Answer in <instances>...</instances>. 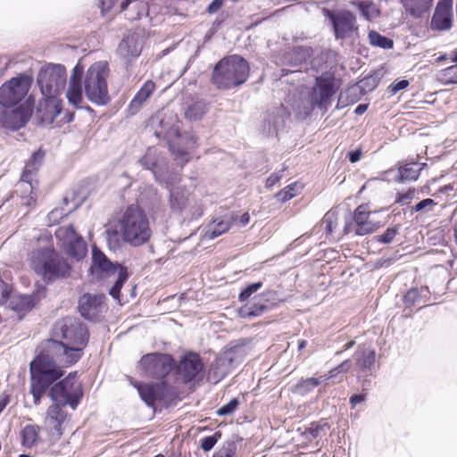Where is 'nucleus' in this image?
Masks as SVG:
<instances>
[{
  "label": "nucleus",
  "mask_w": 457,
  "mask_h": 457,
  "mask_svg": "<svg viewBox=\"0 0 457 457\" xmlns=\"http://www.w3.org/2000/svg\"><path fill=\"white\" fill-rule=\"evenodd\" d=\"M54 335L63 341L47 340L43 351L30 363L29 391L36 405L40 403L48 386L63 375L61 367H69L81 358L82 350L88 341L87 328L74 317L58 321Z\"/></svg>",
  "instance_id": "nucleus-1"
},
{
  "label": "nucleus",
  "mask_w": 457,
  "mask_h": 457,
  "mask_svg": "<svg viewBox=\"0 0 457 457\" xmlns=\"http://www.w3.org/2000/svg\"><path fill=\"white\" fill-rule=\"evenodd\" d=\"M348 156H349V161L351 162L354 163V162H358L361 159V149H356L354 151H351L348 154Z\"/></svg>",
  "instance_id": "nucleus-62"
},
{
  "label": "nucleus",
  "mask_w": 457,
  "mask_h": 457,
  "mask_svg": "<svg viewBox=\"0 0 457 457\" xmlns=\"http://www.w3.org/2000/svg\"><path fill=\"white\" fill-rule=\"evenodd\" d=\"M372 213L369 204H361L354 210L355 235L366 236L375 232L380 227V223L372 219Z\"/></svg>",
  "instance_id": "nucleus-18"
},
{
  "label": "nucleus",
  "mask_w": 457,
  "mask_h": 457,
  "mask_svg": "<svg viewBox=\"0 0 457 457\" xmlns=\"http://www.w3.org/2000/svg\"><path fill=\"white\" fill-rule=\"evenodd\" d=\"M9 306L18 312L28 311L32 308V301L28 295H13L10 299Z\"/></svg>",
  "instance_id": "nucleus-42"
},
{
  "label": "nucleus",
  "mask_w": 457,
  "mask_h": 457,
  "mask_svg": "<svg viewBox=\"0 0 457 457\" xmlns=\"http://www.w3.org/2000/svg\"><path fill=\"white\" fill-rule=\"evenodd\" d=\"M323 224L325 225V230L328 233H332L337 226V216L334 212H328L323 218Z\"/></svg>",
  "instance_id": "nucleus-53"
},
{
  "label": "nucleus",
  "mask_w": 457,
  "mask_h": 457,
  "mask_svg": "<svg viewBox=\"0 0 457 457\" xmlns=\"http://www.w3.org/2000/svg\"><path fill=\"white\" fill-rule=\"evenodd\" d=\"M137 389L140 398L150 407H154L158 401L166 397L168 387L164 382L161 383H132Z\"/></svg>",
  "instance_id": "nucleus-19"
},
{
  "label": "nucleus",
  "mask_w": 457,
  "mask_h": 457,
  "mask_svg": "<svg viewBox=\"0 0 457 457\" xmlns=\"http://www.w3.org/2000/svg\"><path fill=\"white\" fill-rule=\"evenodd\" d=\"M9 297V291L7 285L0 281V303H4Z\"/></svg>",
  "instance_id": "nucleus-61"
},
{
  "label": "nucleus",
  "mask_w": 457,
  "mask_h": 457,
  "mask_svg": "<svg viewBox=\"0 0 457 457\" xmlns=\"http://www.w3.org/2000/svg\"><path fill=\"white\" fill-rule=\"evenodd\" d=\"M414 196H415V190L410 189L405 193L398 194V196H397L395 202L402 205L408 204L414 198Z\"/></svg>",
  "instance_id": "nucleus-58"
},
{
  "label": "nucleus",
  "mask_w": 457,
  "mask_h": 457,
  "mask_svg": "<svg viewBox=\"0 0 457 457\" xmlns=\"http://www.w3.org/2000/svg\"><path fill=\"white\" fill-rule=\"evenodd\" d=\"M37 186V181L32 176L28 178L23 177V173L21 176L19 182L17 183V192L21 199V204L31 208L36 204L37 195L34 192Z\"/></svg>",
  "instance_id": "nucleus-25"
},
{
  "label": "nucleus",
  "mask_w": 457,
  "mask_h": 457,
  "mask_svg": "<svg viewBox=\"0 0 457 457\" xmlns=\"http://www.w3.org/2000/svg\"><path fill=\"white\" fill-rule=\"evenodd\" d=\"M139 366L146 376L162 378L173 369L174 360L169 354L153 353L144 355L139 361Z\"/></svg>",
  "instance_id": "nucleus-13"
},
{
  "label": "nucleus",
  "mask_w": 457,
  "mask_h": 457,
  "mask_svg": "<svg viewBox=\"0 0 457 457\" xmlns=\"http://www.w3.org/2000/svg\"><path fill=\"white\" fill-rule=\"evenodd\" d=\"M152 123H158L161 130L157 137L163 136L168 142L174 159L183 166L189 161L190 151L196 147V138L192 132H179L178 116H152Z\"/></svg>",
  "instance_id": "nucleus-2"
},
{
  "label": "nucleus",
  "mask_w": 457,
  "mask_h": 457,
  "mask_svg": "<svg viewBox=\"0 0 457 457\" xmlns=\"http://www.w3.org/2000/svg\"><path fill=\"white\" fill-rule=\"evenodd\" d=\"M21 109L19 114H61L62 101L58 98V95L42 96V99L36 105L35 97L29 96Z\"/></svg>",
  "instance_id": "nucleus-14"
},
{
  "label": "nucleus",
  "mask_w": 457,
  "mask_h": 457,
  "mask_svg": "<svg viewBox=\"0 0 457 457\" xmlns=\"http://www.w3.org/2000/svg\"><path fill=\"white\" fill-rule=\"evenodd\" d=\"M420 292L417 288L410 289L404 296V302L407 305H414L420 302Z\"/></svg>",
  "instance_id": "nucleus-57"
},
{
  "label": "nucleus",
  "mask_w": 457,
  "mask_h": 457,
  "mask_svg": "<svg viewBox=\"0 0 457 457\" xmlns=\"http://www.w3.org/2000/svg\"><path fill=\"white\" fill-rule=\"evenodd\" d=\"M106 234V242L111 249H116L120 245V229H112L109 228L105 231Z\"/></svg>",
  "instance_id": "nucleus-48"
},
{
  "label": "nucleus",
  "mask_w": 457,
  "mask_h": 457,
  "mask_svg": "<svg viewBox=\"0 0 457 457\" xmlns=\"http://www.w3.org/2000/svg\"><path fill=\"white\" fill-rule=\"evenodd\" d=\"M221 438V432L217 431L212 436H205L201 439L200 445L204 452L211 451L216 443Z\"/></svg>",
  "instance_id": "nucleus-47"
},
{
  "label": "nucleus",
  "mask_w": 457,
  "mask_h": 457,
  "mask_svg": "<svg viewBox=\"0 0 457 457\" xmlns=\"http://www.w3.org/2000/svg\"><path fill=\"white\" fill-rule=\"evenodd\" d=\"M369 40L370 45L383 49H390L394 46V42L391 38L384 37L377 31H370L369 33Z\"/></svg>",
  "instance_id": "nucleus-43"
},
{
  "label": "nucleus",
  "mask_w": 457,
  "mask_h": 457,
  "mask_svg": "<svg viewBox=\"0 0 457 457\" xmlns=\"http://www.w3.org/2000/svg\"><path fill=\"white\" fill-rule=\"evenodd\" d=\"M285 169H282L278 172L272 173L266 180V187L270 188L274 187L282 178V172Z\"/></svg>",
  "instance_id": "nucleus-59"
},
{
  "label": "nucleus",
  "mask_w": 457,
  "mask_h": 457,
  "mask_svg": "<svg viewBox=\"0 0 457 457\" xmlns=\"http://www.w3.org/2000/svg\"><path fill=\"white\" fill-rule=\"evenodd\" d=\"M323 382H326V378L320 379V378H309L301 379L295 385V392L301 395H305Z\"/></svg>",
  "instance_id": "nucleus-39"
},
{
  "label": "nucleus",
  "mask_w": 457,
  "mask_h": 457,
  "mask_svg": "<svg viewBox=\"0 0 457 457\" xmlns=\"http://www.w3.org/2000/svg\"><path fill=\"white\" fill-rule=\"evenodd\" d=\"M435 0H403L405 11L415 18H421L429 14Z\"/></svg>",
  "instance_id": "nucleus-30"
},
{
  "label": "nucleus",
  "mask_w": 457,
  "mask_h": 457,
  "mask_svg": "<svg viewBox=\"0 0 457 457\" xmlns=\"http://www.w3.org/2000/svg\"><path fill=\"white\" fill-rule=\"evenodd\" d=\"M426 163L411 162L399 169L402 180H416Z\"/></svg>",
  "instance_id": "nucleus-38"
},
{
  "label": "nucleus",
  "mask_w": 457,
  "mask_h": 457,
  "mask_svg": "<svg viewBox=\"0 0 457 457\" xmlns=\"http://www.w3.org/2000/svg\"><path fill=\"white\" fill-rule=\"evenodd\" d=\"M118 226L122 239L133 246L146 243L152 235L146 214L135 205L126 209Z\"/></svg>",
  "instance_id": "nucleus-5"
},
{
  "label": "nucleus",
  "mask_w": 457,
  "mask_h": 457,
  "mask_svg": "<svg viewBox=\"0 0 457 457\" xmlns=\"http://www.w3.org/2000/svg\"><path fill=\"white\" fill-rule=\"evenodd\" d=\"M297 191V184L294 183L287 187H286L284 189L279 191L277 195L278 200L282 202H287L293 198L296 195Z\"/></svg>",
  "instance_id": "nucleus-49"
},
{
  "label": "nucleus",
  "mask_w": 457,
  "mask_h": 457,
  "mask_svg": "<svg viewBox=\"0 0 457 457\" xmlns=\"http://www.w3.org/2000/svg\"><path fill=\"white\" fill-rule=\"evenodd\" d=\"M239 405L237 398H232L227 404L220 407L216 412L219 416H226L233 413Z\"/></svg>",
  "instance_id": "nucleus-52"
},
{
  "label": "nucleus",
  "mask_w": 457,
  "mask_h": 457,
  "mask_svg": "<svg viewBox=\"0 0 457 457\" xmlns=\"http://www.w3.org/2000/svg\"><path fill=\"white\" fill-rule=\"evenodd\" d=\"M130 4H133V6H132L133 9L137 10V14H136V16L130 15L129 17V19H132V20L138 19L143 14L145 13V12H146L145 4L144 2H138L137 0H122V1H120L119 7H118V12L128 10V8Z\"/></svg>",
  "instance_id": "nucleus-41"
},
{
  "label": "nucleus",
  "mask_w": 457,
  "mask_h": 457,
  "mask_svg": "<svg viewBox=\"0 0 457 457\" xmlns=\"http://www.w3.org/2000/svg\"><path fill=\"white\" fill-rule=\"evenodd\" d=\"M140 163L145 169L152 170L155 179L164 184H172V181L168 179L169 175L165 170L167 162L164 158L160 156V153L156 147H149L145 154L140 159Z\"/></svg>",
  "instance_id": "nucleus-17"
},
{
  "label": "nucleus",
  "mask_w": 457,
  "mask_h": 457,
  "mask_svg": "<svg viewBox=\"0 0 457 457\" xmlns=\"http://www.w3.org/2000/svg\"><path fill=\"white\" fill-rule=\"evenodd\" d=\"M222 5V0H213L212 3L209 5L208 11L210 12H217Z\"/></svg>",
  "instance_id": "nucleus-64"
},
{
  "label": "nucleus",
  "mask_w": 457,
  "mask_h": 457,
  "mask_svg": "<svg viewBox=\"0 0 457 457\" xmlns=\"http://www.w3.org/2000/svg\"><path fill=\"white\" fill-rule=\"evenodd\" d=\"M267 309L265 304L249 302L238 310V314L241 318L251 319L261 316Z\"/></svg>",
  "instance_id": "nucleus-36"
},
{
  "label": "nucleus",
  "mask_w": 457,
  "mask_h": 457,
  "mask_svg": "<svg viewBox=\"0 0 457 457\" xmlns=\"http://www.w3.org/2000/svg\"><path fill=\"white\" fill-rule=\"evenodd\" d=\"M453 0H441L438 2L432 17L431 27L437 30L450 29L452 23Z\"/></svg>",
  "instance_id": "nucleus-23"
},
{
  "label": "nucleus",
  "mask_w": 457,
  "mask_h": 457,
  "mask_svg": "<svg viewBox=\"0 0 457 457\" xmlns=\"http://www.w3.org/2000/svg\"><path fill=\"white\" fill-rule=\"evenodd\" d=\"M397 234V227L388 228L382 235L378 237L377 240L383 244H390Z\"/></svg>",
  "instance_id": "nucleus-54"
},
{
  "label": "nucleus",
  "mask_w": 457,
  "mask_h": 457,
  "mask_svg": "<svg viewBox=\"0 0 457 457\" xmlns=\"http://www.w3.org/2000/svg\"><path fill=\"white\" fill-rule=\"evenodd\" d=\"M62 408L59 404H52L46 412L43 427L53 443L58 441L63 434L62 425L67 414Z\"/></svg>",
  "instance_id": "nucleus-15"
},
{
  "label": "nucleus",
  "mask_w": 457,
  "mask_h": 457,
  "mask_svg": "<svg viewBox=\"0 0 457 457\" xmlns=\"http://www.w3.org/2000/svg\"><path fill=\"white\" fill-rule=\"evenodd\" d=\"M228 219L230 220L231 225L235 224L241 228L246 226L249 223L250 215L248 212H245L242 215L231 214L228 216Z\"/></svg>",
  "instance_id": "nucleus-55"
},
{
  "label": "nucleus",
  "mask_w": 457,
  "mask_h": 457,
  "mask_svg": "<svg viewBox=\"0 0 457 457\" xmlns=\"http://www.w3.org/2000/svg\"><path fill=\"white\" fill-rule=\"evenodd\" d=\"M231 226L230 220L228 216H226L222 219H215L207 228L205 236L209 239H213L221 234L227 232Z\"/></svg>",
  "instance_id": "nucleus-33"
},
{
  "label": "nucleus",
  "mask_w": 457,
  "mask_h": 457,
  "mask_svg": "<svg viewBox=\"0 0 457 457\" xmlns=\"http://www.w3.org/2000/svg\"><path fill=\"white\" fill-rule=\"evenodd\" d=\"M379 77L378 73H374L372 75L366 76L362 79H361L357 85L352 88H350V92L356 93L359 90L362 94H367L374 90L378 84Z\"/></svg>",
  "instance_id": "nucleus-35"
},
{
  "label": "nucleus",
  "mask_w": 457,
  "mask_h": 457,
  "mask_svg": "<svg viewBox=\"0 0 457 457\" xmlns=\"http://www.w3.org/2000/svg\"><path fill=\"white\" fill-rule=\"evenodd\" d=\"M82 395L81 386L76 381V373L70 374L54 385L49 392L54 404H59L61 407L70 405L72 409L77 407Z\"/></svg>",
  "instance_id": "nucleus-7"
},
{
  "label": "nucleus",
  "mask_w": 457,
  "mask_h": 457,
  "mask_svg": "<svg viewBox=\"0 0 457 457\" xmlns=\"http://www.w3.org/2000/svg\"><path fill=\"white\" fill-rule=\"evenodd\" d=\"M262 287V282H256L247 286L239 295L238 300L240 302L246 301L253 293L257 292Z\"/></svg>",
  "instance_id": "nucleus-51"
},
{
  "label": "nucleus",
  "mask_w": 457,
  "mask_h": 457,
  "mask_svg": "<svg viewBox=\"0 0 457 457\" xmlns=\"http://www.w3.org/2000/svg\"><path fill=\"white\" fill-rule=\"evenodd\" d=\"M117 1L118 0H100L102 12L112 10L115 6Z\"/></svg>",
  "instance_id": "nucleus-60"
},
{
  "label": "nucleus",
  "mask_w": 457,
  "mask_h": 457,
  "mask_svg": "<svg viewBox=\"0 0 457 457\" xmlns=\"http://www.w3.org/2000/svg\"><path fill=\"white\" fill-rule=\"evenodd\" d=\"M352 367V361L350 360L344 361L341 364L337 366V369L340 373H346Z\"/></svg>",
  "instance_id": "nucleus-63"
},
{
  "label": "nucleus",
  "mask_w": 457,
  "mask_h": 457,
  "mask_svg": "<svg viewBox=\"0 0 457 457\" xmlns=\"http://www.w3.org/2000/svg\"><path fill=\"white\" fill-rule=\"evenodd\" d=\"M326 425H322L317 422L311 423L310 427L305 428L303 435L309 440L315 439L321 436V433L324 431Z\"/></svg>",
  "instance_id": "nucleus-46"
},
{
  "label": "nucleus",
  "mask_w": 457,
  "mask_h": 457,
  "mask_svg": "<svg viewBox=\"0 0 457 457\" xmlns=\"http://www.w3.org/2000/svg\"><path fill=\"white\" fill-rule=\"evenodd\" d=\"M204 363L197 353L185 354L176 368L177 379L182 383L191 382L200 376Z\"/></svg>",
  "instance_id": "nucleus-16"
},
{
  "label": "nucleus",
  "mask_w": 457,
  "mask_h": 457,
  "mask_svg": "<svg viewBox=\"0 0 457 457\" xmlns=\"http://www.w3.org/2000/svg\"><path fill=\"white\" fill-rule=\"evenodd\" d=\"M29 260L30 268L47 282L68 278L71 272L67 260L50 247L32 251Z\"/></svg>",
  "instance_id": "nucleus-3"
},
{
  "label": "nucleus",
  "mask_w": 457,
  "mask_h": 457,
  "mask_svg": "<svg viewBox=\"0 0 457 457\" xmlns=\"http://www.w3.org/2000/svg\"><path fill=\"white\" fill-rule=\"evenodd\" d=\"M155 89V83L151 79L146 80L130 101L129 111L132 113L139 112L146 104Z\"/></svg>",
  "instance_id": "nucleus-29"
},
{
  "label": "nucleus",
  "mask_w": 457,
  "mask_h": 457,
  "mask_svg": "<svg viewBox=\"0 0 457 457\" xmlns=\"http://www.w3.org/2000/svg\"><path fill=\"white\" fill-rule=\"evenodd\" d=\"M381 0H352L351 4L357 8L368 21H374L381 16Z\"/></svg>",
  "instance_id": "nucleus-28"
},
{
  "label": "nucleus",
  "mask_w": 457,
  "mask_h": 457,
  "mask_svg": "<svg viewBox=\"0 0 457 457\" xmlns=\"http://www.w3.org/2000/svg\"><path fill=\"white\" fill-rule=\"evenodd\" d=\"M117 272H118V278L115 280L114 285L111 287L109 294L113 299L120 302V289H121L123 284L128 280L129 274H128L127 269L124 267L119 268V271H117Z\"/></svg>",
  "instance_id": "nucleus-40"
},
{
  "label": "nucleus",
  "mask_w": 457,
  "mask_h": 457,
  "mask_svg": "<svg viewBox=\"0 0 457 457\" xmlns=\"http://www.w3.org/2000/svg\"><path fill=\"white\" fill-rule=\"evenodd\" d=\"M45 155L46 153L41 148L32 154L31 157L27 161L22 171L24 178H28L29 175L35 177L44 162Z\"/></svg>",
  "instance_id": "nucleus-32"
},
{
  "label": "nucleus",
  "mask_w": 457,
  "mask_h": 457,
  "mask_svg": "<svg viewBox=\"0 0 457 457\" xmlns=\"http://www.w3.org/2000/svg\"><path fill=\"white\" fill-rule=\"evenodd\" d=\"M334 78L330 74H323L316 78V86L310 96L311 110L305 111L304 114L311 112H326L331 104L332 96L335 94Z\"/></svg>",
  "instance_id": "nucleus-10"
},
{
  "label": "nucleus",
  "mask_w": 457,
  "mask_h": 457,
  "mask_svg": "<svg viewBox=\"0 0 457 457\" xmlns=\"http://www.w3.org/2000/svg\"><path fill=\"white\" fill-rule=\"evenodd\" d=\"M376 353L373 349H363L356 352V364L362 371L370 370L375 362Z\"/></svg>",
  "instance_id": "nucleus-34"
},
{
  "label": "nucleus",
  "mask_w": 457,
  "mask_h": 457,
  "mask_svg": "<svg viewBox=\"0 0 457 457\" xmlns=\"http://www.w3.org/2000/svg\"><path fill=\"white\" fill-rule=\"evenodd\" d=\"M104 299V295H84L79 300V309L80 314L88 320L95 319L105 308Z\"/></svg>",
  "instance_id": "nucleus-22"
},
{
  "label": "nucleus",
  "mask_w": 457,
  "mask_h": 457,
  "mask_svg": "<svg viewBox=\"0 0 457 457\" xmlns=\"http://www.w3.org/2000/svg\"><path fill=\"white\" fill-rule=\"evenodd\" d=\"M107 76L108 67L105 62H95L89 67L86 73L84 87L85 93L90 101L97 104L107 103L109 99L106 82Z\"/></svg>",
  "instance_id": "nucleus-6"
},
{
  "label": "nucleus",
  "mask_w": 457,
  "mask_h": 457,
  "mask_svg": "<svg viewBox=\"0 0 457 457\" xmlns=\"http://www.w3.org/2000/svg\"><path fill=\"white\" fill-rule=\"evenodd\" d=\"M168 179L172 181V184H165L166 187L170 190L169 204L171 211L179 213L188 211L195 214L193 208L196 204L195 200L185 187L178 185L179 175L172 173L169 175Z\"/></svg>",
  "instance_id": "nucleus-11"
},
{
  "label": "nucleus",
  "mask_w": 457,
  "mask_h": 457,
  "mask_svg": "<svg viewBox=\"0 0 457 457\" xmlns=\"http://www.w3.org/2000/svg\"><path fill=\"white\" fill-rule=\"evenodd\" d=\"M121 266H118L112 263L102 251L96 247L93 248L91 267L92 272H99L107 276L119 271V268Z\"/></svg>",
  "instance_id": "nucleus-27"
},
{
  "label": "nucleus",
  "mask_w": 457,
  "mask_h": 457,
  "mask_svg": "<svg viewBox=\"0 0 457 457\" xmlns=\"http://www.w3.org/2000/svg\"><path fill=\"white\" fill-rule=\"evenodd\" d=\"M32 116H0V128L10 129V130H18L19 129L24 127L26 123L29 121V118ZM35 123L40 126H50L54 122V119L55 116H34Z\"/></svg>",
  "instance_id": "nucleus-21"
},
{
  "label": "nucleus",
  "mask_w": 457,
  "mask_h": 457,
  "mask_svg": "<svg viewBox=\"0 0 457 457\" xmlns=\"http://www.w3.org/2000/svg\"><path fill=\"white\" fill-rule=\"evenodd\" d=\"M55 237L63 251L71 258L79 261L87 254V245L73 226L61 227L55 231Z\"/></svg>",
  "instance_id": "nucleus-12"
},
{
  "label": "nucleus",
  "mask_w": 457,
  "mask_h": 457,
  "mask_svg": "<svg viewBox=\"0 0 457 457\" xmlns=\"http://www.w3.org/2000/svg\"><path fill=\"white\" fill-rule=\"evenodd\" d=\"M66 69L61 64L43 67L37 77V83L42 96L60 95L66 85Z\"/></svg>",
  "instance_id": "nucleus-8"
},
{
  "label": "nucleus",
  "mask_w": 457,
  "mask_h": 457,
  "mask_svg": "<svg viewBox=\"0 0 457 457\" xmlns=\"http://www.w3.org/2000/svg\"><path fill=\"white\" fill-rule=\"evenodd\" d=\"M248 62L234 54L222 58L214 67L212 83L220 89H229L244 84L249 76Z\"/></svg>",
  "instance_id": "nucleus-4"
},
{
  "label": "nucleus",
  "mask_w": 457,
  "mask_h": 457,
  "mask_svg": "<svg viewBox=\"0 0 457 457\" xmlns=\"http://www.w3.org/2000/svg\"><path fill=\"white\" fill-rule=\"evenodd\" d=\"M310 52L309 47H297L285 56V62L287 65L297 68L296 70L301 71V69L306 65L307 58L310 57Z\"/></svg>",
  "instance_id": "nucleus-31"
},
{
  "label": "nucleus",
  "mask_w": 457,
  "mask_h": 457,
  "mask_svg": "<svg viewBox=\"0 0 457 457\" xmlns=\"http://www.w3.org/2000/svg\"><path fill=\"white\" fill-rule=\"evenodd\" d=\"M331 20L337 38L349 37L358 29L356 17L348 11L338 12Z\"/></svg>",
  "instance_id": "nucleus-20"
},
{
  "label": "nucleus",
  "mask_w": 457,
  "mask_h": 457,
  "mask_svg": "<svg viewBox=\"0 0 457 457\" xmlns=\"http://www.w3.org/2000/svg\"><path fill=\"white\" fill-rule=\"evenodd\" d=\"M437 78L445 85L457 84V64L442 70Z\"/></svg>",
  "instance_id": "nucleus-44"
},
{
  "label": "nucleus",
  "mask_w": 457,
  "mask_h": 457,
  "mask_svg": "<svg viewBox=\"0 0 457 457\" xmlns=\"http://www.w3.org/2000/svg\"><path fill=\"white\" fill-rule=\"evenodd\" d=\"M143 48V36L140 33H132L125 37L118 47L119 54L123 58L137 57Z\"/></svg>",
  "instance_id": "nucleus-26"
},
{
  "label": "nucleus",
  "mask_w": 457,
  "mask_h": 457,
  "mask_svg": "<svg viewBox=\"0 0 457 457\" xmlns=\"http://www.w3.org/2000/svg\"><path fill=\"white\" fill-rule=\"evenodd\" d=\"M83 71L84 68L79 63L74 67L66 93L69 103L77 108L80 106L79 104L83 99L81 87V78Z\"/></svg>",
  "instance_id": "nucleus-24"
},
{
  "label": "nucleus",
  "mask_w": 457,
  "mask_h": 457,
  "mask_svg": "<svg viewBox=\"0 0 457 457\" xmlns=\"http://www.w3.org/2000/svg\"><path fill=\"white\" fill-rule=\"evenodd\" d=\"M409 86V81L406 79L395 80L386 88V94L388 97L395 96L399 91L405 89Z\"/></svg>",
  "instance_id": "nucleus-50"
},
{
  "label": "nucleus",
  "mask_w": 457,
  "mask_h": 457,
  "mask_svg": "<svg viewBox=\"0 0 457 457\" xmlns=\"http://www.w3.org/2000/svg\"><path fill=\"white\" fill-rule=\"evenodd\" d=\"M33 79L27 74H20L0 87V104L4 107L16 105L28 94Z\"/></svg>",
  "instance_id": "nucleus-9"
},
{
  "label": "nucleus",
  "mask_w": 457,
  "mask_h": 457,
  "mask_svg": "<svg viewBox=\"0 0 457 457\" xmlns=\"http://www.w3.org/2000/svg\"><path fill=\"white\" fill-rule=\"evenodd\" d=\"M436 205V203L431 199L427 198L420 202H419L413 208L412 211L414 212H428L432 211L433 207Z\"/></svg>",
  "instance_id": "nucleus-56"
},
{
  "label": "nucleus",
  "mask_w": 457,
  "mask_h": 457,
  "mask_svg": "<svg viewBox=\"0 0 457 457\" xmlns=\"http://www.w3.org/2000/svg\"><path fill=\"white\" fill-rule=\"evenodd\" d=\"M39 427L37 425H27L21 431V444L24 447H33L38 440Z\"/></svg>",
  "instance_id": "nucleus-37"
},
{
  "label": "nucleus",
  "mask_w": 457,
  "mask_h": 457,
  "mask_svg": "<svg viewBox=\"0 0 457 457\" xmlns=\"http://www.w3.org/2000/svg\"><path fill=\"white\" fill-rule=\"evenodd\" d=\"M237 450V444L232 440L223 443L222 446L217 451L212 457H233Z\"/></svg>",
  "instance_id": "nucleus-45"
}]
</instances>
